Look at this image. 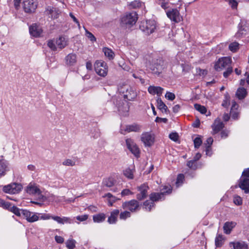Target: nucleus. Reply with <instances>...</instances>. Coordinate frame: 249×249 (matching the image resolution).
<instances>
[{
    "label": "nucleus",
    "instance_id": "obj_13",
    "mask_svg": "<svg viewBox=\"0 0 249 249\" xmlns=\"http://www.w3.org/2000/svg\"><path fill=\"white\" fill-rule=\"evenodd\" d=\"M139 203L135 199L124 202L122 208L124 209L129 210L131 212H135L139 208Z\"/></svg>",
    "mask_w": 249,
    "mask_h": 249
},
{
    "label": "nucleus",
    "instance_id": "obj_52",
    "mask_svg": "<svg viewBox=\"0 0 249 249\" xmlns=\"http://www.w3.org/2000/svg\"><path fill=\"white\" fill-rule=\"evenodd\" d=\"M89 215L84 214L82 215H78L76 217V219L81 222L85 221L88 219Z\"/></svg>",
    "mask_w": 249,
    "mask_h": 249
},
{
    "label": "nucleus",
    "instance_id": "obj_9",
    "mask_svg": "<svg viewBox=\"0 0 249 249\" xmlns=\"http://www.w3.org/2000/svg\"><path fill=\"white\" fill-rule=\"evenodd\" d=\"M125 142L127 148L132 154L137 158L139 157L140 149L134 141L130 138H127L125 140Z\"/></svg>",
    "mask_w": 249,
    "mask_h": 249
},
{
    "label": "nucleus",
    "instance_id": "obj_29",
    "mask_svg": "<svg viewBox=\"0 0 249 249\" xmlns=\"http://www.w3.org/2000/svg\"><path fill=\"white\" fill-rule=\"evenodd\" d=\"M141 126L137 124H132L131 125H127L126 126L125 131L127 132H138L141 130Z\"/></svg>",
    "mask_w": 249,
    "mask_h": 249
},
{
    "label": "nucleus",
    "instance_id": "obj_15",
    "mask_svg": "<svg viewBox=\"0 0 249 249\" xmlns=\"http://www.w3.org/2000/svg\"><path fill=\"white\" fill-rule=\"evenodd\" d=\"M115 182V180L113 178H108L104 179L102 182V185L103 187L110 188V190L113 192H118V189L117 187H114Z\"/></svg>",
    "mask_w": 249,
    "mask_h": 249
},
{
    "label": "nucleus",
    "instance_id": "obj_58",
    "mask_svg": "<svg viewBox=\"0 0 249 249\" xmlns=\"http://www.w3.org/2000/svg\"><path fill=\"white\" fill-rule=\"evenodd\" d=\"M132 192H131L129 189H124L121 192V195L122 196H128L132 194Z\"/></svg>",
    "mask_w": 249,
    "mask_h": 249
},
{
    "label": "nucleus",
    "instance_id": "obj_25",
    "mask_svg": "<svg viewBox=\"0 0 249 249\" xmlns=\"http://www.w3.org/2000/svg\"><path fill=\"white\" fill-rule=\"evenodd\" d=\"M65 60L67 65H73L76 62V55L74 53H70L65 57Z\"/></svg>",
    "mask_w": 249,
    "mask_h": 249
},
{
    "label": "nucleus",
    "instance_id": "obj_61",
    "mask_svg": "<svg viewBox=\"0 0 249 249\" xmlns=\"http://www.w3.org/2000/svg\"><path fill=\"white\" fill-rule=\"evenodd\" d=\"M51 218L53 220L56 221L58 223L61 224L62 217L58 216H52Z\"/></svg>",
    "mask_w": 249,
    "mask_h": 249
},
{
    "label": "nucleus",
    "instance_id": "obj_16",
    "mask_svg": "<svg viewBox=\"0 0 249 249\" xmlns=\"http://www.w3.org/2000/svg\"><path fill=\"white\" fill-rule=\"evenodd\" d=\"M224 126V124L219 119L215 120L214 123L212 125L213 129L212 134H214L220 131Z\"/></svg>",
    "mask_w": 249,
    "mask_h": 249
},
{
    "label": "nucleus",
    "instance_id": "obj_60",
    "mask_svg": "<svg viewBox=\"0 0 249 249\" xmlns=\"http://www.w3.org/2000/svg\"><path fill=\"white\" fill-rule=\"evenodd\" d=\"M141 4L140 2H139L137 0H135L134 1H132L130 4V5L133 8H135L137 7H138L140 6Z\"/></svg>",
    "mask_w": 249,
    "mask_h": 249
},
{
    "label": "nucleus",
    "instance_id": "obj_42",
    "mask_svg": "<svg viewBox=\"0 0 249 249\" xmlns=\"http://www.w3.org/2000/svg\"><path fill=\"white\" fill-rule=\"evenodd\" d=\"M62 164L65 166H73L75 165V161L71 159H66L63 161Z\"/></svg>",
    "mask_w": 249,
    "mask_h": 249
},
{
    "label": "nucleus",
    "instance_id": "obj_12",
    "mask_svg": "<svg viewBox=\"0 0 249 249\" xmlns=\"http://www.w3.org/2000/svg\"><path fill=\"white\" fill-rule=\"evenodd\" d=\"M141 140L145 146H151L154 143V136L149 132L143 133L141 136Z\"/></svg>",
    "mask_w": 249,
    "mask_h": 249
},
{
    "label": "nucleus",
    "instance_id": "obj_40",
    "mask_svg": "<svg viewBox=\"0 0 249 249\" xmlns=\"http://www.w3.org/2000/svg\"><path fill=\"white\" fill-rule=\"evenodd\" d=\"M76 241L74 239H69L66 242V245L68 249H73L75 247Z\"/></svg>",
    "mask_w": 249,
    "mask_h": 249
},
{
    "label": "nucleus",
    "instance_id": "obj_51",
    "mask_svg": "<svg viewBox=\"0 0 249 249\" xmlns=\"http://www.w3.org/2000/svg\"><path fill=\"white\" fill-rule=\"evenodd\" d=\"M232 9L236 8L237 6L238 3L235 0H226Z\"/></svg>",
    "mask_w": 249,
    "mask_h": 249
},
{
    "label": "nucleus",
    "instance_id": "obj_33",
    "mask_svg": "<svg viewBox=\"0 0 249 249\" xmlns=\"http://www.w3.org/2000/svg\"><path fill=\"white\" fill-rule=\"evenodd\" d=\"M247 94L246 89L244 88H239L236 93V95L239 99H244Z\"/></svg>",
    "mask_w": 249,
    "mask_h": 249
},
{
    "label": "nucleus",
    "instance_id": "obj_11",
    "mask_svg": "<svg viewBox=\"0 0 249 249\" xmlns=\"http://www.w3.org/2000/svg\"><path fill=\"white\" fill-rule=\"evenodd\" d=\"M37 6V0H24L23 1V9L26 13L34 12Z\"/></svg>",
    "mask_w": 249,
    "mask_h": 249
},
{
    "label": "nucleus",
    "instance_id": "obj_36",
    "mask_svg": "<svg viewBox=\"0 0 249 249\" xmlns=\"http://www.w3.org/2000/svg\"><path fill=\"white\" fill-rule=\"evenodd\" d=\"M224 242V238L221 234H218L215 238V244L216 247H220Z\"/></svg>",
    "mask_w": 249,
    "mask_h": 249
},
{
    "label": "nucleus",
    "instance_id": "obj_59",
    "mask_svg": "<svg viewBox=\"0 0 249 249\" xmlns=\"http://www.w3.org/2000/svg\"><path fill=\"white\" fill-rule=\"evenodd\" d=\"M213 142V139L212 137H209L207 139L206 142L204 143L205 146L211 147Z\"/></svg>",
    "mask_w": 249,
    "mask_h": 249
},
{
    "label": "nucleus",
    "instance_id": "obj_43",
    "mask_svg": "<svg viewBox=\"0 0 249 249\" xmlns=\"http://www.w3.org/2000/svg\"><path fill=\"white\" fill-rule=\"evenodd\" d=\"M202 143V141L200 136H197L194 140V146L196 148H198Z\"/></svg>",
    "mask_w": 249,
    "mask_h": 249
},
{
    "label": "nucleus",
    "instance_id": "obj_22",
    "mask_svg": "<svg viewBox=\"0 0 249 249\" xmlns=\"http://www.w3.org/2000/svg\"><path fill=\"white\" fill-rule=\"evenodd\" d=\"M55 44L58 48L62 49L68 45V39L65 36H60L56 40Z\"/></svg>",
    "mask_w": 249,
    "mask_h": 249
},
{
    "label": "nucleus",
    "instance_id": "obj_49",
    "mask_svg": "<svg viewBox=\"0 0 249 249\" xmlns=\"http://www.w3.org/2000/svg\"><path fill=\"white\" fill-rule=\"evenodd\" d=\"M227 70L223 73V76L225 78H227L232 72V67L231 66L229 67L226 68Z\"/></svg>",
    "mask_w": 249,
    "mask_h": 249
},
{
    "label": "nucleus",
    "instance_id": "obj_21",
    "mask_svg": "<svg viewBox=\"0 0 249 249\" xmlns=\"http://www.w3.org/2000/svg\"><path fill=\"white\" fill-rule=\"evenodd\" d=\"M27 193L29 194L40 195L41 191L36 185L30 184L26 189Z\"/></svg>",
    "mask_w": 249,
    "mask_h": 249
},
{
    "label": "nucleus",
    "instance_id": "obj_30",
    "mask_svg": "<svg viewBox=\"0 0 249 249\" xmlns=\"http://www.w3.org/2000/svg\"><path fill=\"white\" fill-rule=\"evenodd\" d=\"M131 87L126 84L120 85L118 87V91L123 96L126 93L128 90H130Z\"/></svg>",
    "mask_w": 249,
    "mask_h": 249
},
{
    "label": "nucleus",
    "instance_id": "obj_35",
    "mask_svg": "<svg viewBox=\"0 0 249 249\" xmlns=\"http://www.w3.org/2000/svg\"><path fill=\"white\" fill-rule=\"evenodd\" d=\"M12 204L8 202H5L3 199L0 198V207H2L4 209H7L9 211L11 212V209L12 208Z\"/></svg>",
    "mask_w": 249,
    "mask_h": 249
},
{
    "label": "nucleus",
    "instance_id": "obj_18",
    "mask_svg": "<svg viewBox=\"0 0 249 249\" xmlns=\"http://www.w3.org/2000/svg\"><path fill=\"white\" fill-rule=\"evenodd\" d=\"M240 188L244 191L246 194L249 193V178L241 177L239 184Z\"/></svg>",
    "mask_w": 249,
    "mask_h": 249
},
{
    "label": "nucleus",
    "instance_id": "obj_31",
    "mask_svg": "<svg viewBox=\"0 0 249 249\" xmlns=\"http://www.w3.org/2000/svg\"><path fill=\"white\" fill-rule=\"evenodd\" d=\"M106 215L104 213H99L93 216V220L95 223H101L105 221Z\"/></svg>",
    "mask_w": 249,
    "mask_h": 249
},
{
    "label": "nucleus",
    "instance_id": "obj_41",
    "mask_svg": "<svg viewBox=\"0 0 249 249\" xmlns=\"http://www.w3.org/2000/svg\"><path fill=\"white\" fill-rule=\"evenodd\" d=\"M195 108L200 112L202 114H205L207 111L206 108L203 106L199 104H196L194 105Z\"/></svg>",
    "mask_w": 249,
    "mask_h": 249
},
{
    "label": "nucleus",
    "instance_id": "obj_3",
    "mask_svg": "<svg viewBox=\"0 0 249 249\" xmlns=\"http://www.w3.org/2000/svg\"><path fill=\"white\" fill-rule=\"evenodd\" d=\"M138 15L135 12H127L121 18V24L123 26L131 27L136 23Z\"/></svg>",
    "mask_w": 249,
    "mask_h": 249
},
{
    "label": "nucleus",
    "instance_id": "obj_28",
    "mask_svg": "<svg viewBox=\"0 0 249 249\" xmlns=\"http://www.w3.org/2000/svg\"><path fill=\"white\" fill-rule=\"evenodd\" d=\"M137 96L136 92L132 88L130 90L127 91L126 93L124 96V98L128 100H132L134 99Z\"/></svg>",
    "mask_w": 249,
    "mask_h": 249
},
{
    "label": "nucleus",
    "instance_id": "obj_23",
    "mask_svg": "<svg viewBox=\"0 0 249 249\" xmlns=\"http://www.w3.org/2000/svg\"><path fill=\"white\" fill-rule=\"evenodd\" d=\"M230 246L233 248V249H247L248 245L243 241L236 242H231L230 243Z\"/></svg>",
    "mask_w": 249,
    "mask_h": 249
},
{
    "label": "nucleus",
    "instance_id": "obj_45",
    "mask_svg": "<svg viewBox=\"0 0 249 249\" xmlns=\"http://www.w3.org/2000/svg\"><path fill=\"white\" fill-rule=\"evenodd\" d=\"M118 110L120 112L126 113L129 110V107L127 103H123V107H119Z\"/></svg>",
    "mask_w": 249,
    "mask_h": 249
},
{
    "label": "nucleus",
    "instance_id": "obj_63",
    "mask_svg": "<svg viewBox=\"0 0 249 249\" xmlns=\"http://www.w3.org/2000/svg\"><path fill=\"white\" fill-rule=\"evenodd\" d=\"M246 178H249V168H247L243 172L242 177Z\"/></svg>",
    "mask_w": 249,
    "mask_h": 249
},
{
    "label": "nucleus",
    "instance_id": "obj_27",
    "mask_svg": "<svg viewBox=\"0 0 249 249\" xmlns=\"http://www.w3.org/2000/svg\"><path fill=\"white\" fill-rule=\"evenodd\" d=\"M236 223L234 222H227L224 224L223 229L224 232L230 234L232 229L235 226Z\"/></svg>",
    "mask_w": 249,
    "mask_h": 249
},
{
    "label": "nucleus",
    "instance_id": "obj_26",
    "mask_svg": "<svg viewBox=\"0 0 249 249\" xmlns=\"http://www.w3.org/2000/svg\"><path fill=\"white\" fill-rule=\"evenodd\" d=\"M8 170V163L6 161L0 160V178L4 176Z\"/></svg>",
    "mask_w": 249,
    "mask_h": 249
},
{
    "label": "nucleus",
    "instance_id": "obj_47",
    "mask_svg": "<svg viewBox=\"0 0 249 249\" xmlns=\"http://www.w3.org/2000/svg\"><path fill=\"white\" fill-rule=\"evenodd\" d=\"M165 97L166 99L170 101L174 100L176 98L175 94L169 91H167L166 93Z\"/></svg>",
    "mask_w": 249,
    "mask_h": 249
},
{
    "label": "nucleus",
    "instance_id": "obj_7",
    "mask_svg": "<svg viewBox=\"0 0 249 249\" xmlns=\"http://www.w3.org/2000/svg\"><path fill=\"white\" fill-rule=\"evenodd\" d=\"M22 188L19 183H13L3 187L2 190L5 193L15 194L19 193Z\"/></svg>",
    "mask_w": 249,
    "mask_h": 249
},
{
    "label": "nucleus",
    "instance_id": "obj_4",
    "mask_svg": "<svg viewBox=\"0 0 249 249\" xmlns=\"http://www.w3.org/2000/svg\"><path fill=\"white\" fill-rule=\"evenodd\" d=\"M156 23L154 20L142 21L140 25V30L146 35L153 33L156 29Z\"/></svg>",
    "mask_w": 249,
    "mask_h": 249
},
{
    "label": "nucleus",
    "instance_id": "obj_5",
    "mask_svg": "<svg viewBox=\"0 0 249 249\" xmlns=\"http://www.w3.org/2000/svg\"><path fill=\"white\" fill-rule=\"evenodd\" d=\"M165 64L163 60L161 59H157L152 63L149 64L148 68L151 72L157 75H159L165 68Z\"/></svg>",
    "mask_w": 249,
    "mask_h": 249
},
{
    "label": "nucleus",
    "instance_id": "obj_37",
    "mask_svg": "<svg viewBox=\"0 0 249 249\" xmlns=\"http://www.w3.org/2000/svg\"><path fill=\"white\" fill-rule=\"evenodd\" d=\"M103 52L105 55L107 56L109 59H112L114 58V53L113 51L107 48H104L103 49Z\"/></svg>",
    "mask_w": 249,
    "mask_h": 249
},
{
    "label": "nucleus",
    "instance_id": "obj_6",
    "mask_svg": "<svg viewBox=\"0 0 249 249\" xmlns=\"http://www.w3.org/2000/svg\"><path fill=\"white\" fill-rule=\"evenodd\" d=\"M231 58L230 57H223L219 58L214 65V69L217 71H221L231 66Z\"/></svg>",
    "mask_w": 249,
    "mask_h": 249
},
{
    "label": "nucleus",
    "instance_id": "obj_55",
    "mask_svg": "<svg viewBox=\"0 0 249 249\" xmlns=\"http://www.w3.org/2000/svg\"><path fill=\"white\" fill-rule=\"evenodd\" d=\"M233 202L237 205H240L242 204V199L239 196H236L234 197Z\"/></svg>",
    "mask_w": 249,
    "mask_h": 249
},
{
    "label": "nucleus",
    "instance_id": "obj_24",
    "mask_svg": "<svg viewBox=\"0 0 249 249\" xmlns=\"http://www.w3.org/2000/svg\"><path fill=\"white\" fill-rule=\"evenodd\" d=\"M119 212H120L118 210H115L111 213L110 215L107 220V221L109 224H114L116 222Z\"/></svg>",
    "mask_w": 249,
    "mask_h": 249
},
{
    "label": "nucleus",
    "instance_id": "obj_64",
    "mask_svg": "<svg viewBox=\"0 0 249 249\" xmlns=\"http://www.w3.org/2000/svg\"><path fill=\"white\" fill-rule=\"evenodd\" d=\"M70 16L73 19V21L77 24L79 28H80V23H79L78 20H77V19L75 17V16L71 13H70Z\"/></svg>",
    "mask_w": 249,
    "mask_h": 249
},
{
    "label": "nucleus",
    "instance_id": "obj_56",
    "mask_svg": "<svg viewBox=\"0 0 249 249\" xmlns=\"http://www.w3.org/2000/svg\"><path fill=\"white\" fill-rule=\"evenodd\" d=\"M86 36L91 41H94L96 40V38L93 35L89 32V31L86 30Z\"/></svg>",
    "mask_w": 249,
    "mask_h": 249
},
{
    "label": "nucleus",
    "instance_id": "obj_1",
    "mask_svg": "<svg viewBox=\"0 0 249 249\" xmlns=\"http://www.w3.org/2000/svg\"><path fill=\"white\" fill-rule=\"evenodd\" d=\"M161 191L160 193H153L150 195V198L152 202L146 200L143 203L144 207L146 210L150 211L152 207L154 206V201L161 200L165 194H170L172 192L171 187L165 186Z\"/></svg>",
    "mask_w": 249,
    "mask_h": 249
},
{
    "label": "nucleus",
    "instance_id": "obj_8",
    "mask_svg": "<svg viewBox=\"0 0 249 249\" xmlns=\"http://www.w3.org/2000/svg\"><path fill=\"white\" fill-rule=\"evenodd\" d=\"M96 72L100 76L105 77L107 73V64L102 61H97L94 64Z\"/></svg>",
    "mask_w": 249,
    "mask_h": 249
},
{
    "label": "nucleus",
    "instance_id": "obj_2",
    "mask_svg": "<svg viewBox=\"0 0 249 249\" xmlns=\"http://www.w3.org/2000/svg\"><path fill=\"white\" fill-rule=\"evenodd\" d=\"M11 212L18 216L25 218L28 222L33 223L39 220L40 213L31 212L26 209H20L13 205L11 209Z\"/></svg>",
    "mask_w": 249,
    "mask_h": 249
},
{
    "label": "nucleus",
    "instance_id": "obj_17",
    "mask_svg": "<svg viewBox=\"0 0 249 249\" xmlns=\"http://www.w3.org/2000/svg\"><path fill=\"white\" fill-rule=\"evenodd\" d=\"M30 34L34 37H39L42 33V30L36 24H33L29 27Z\"/></svg>",
    "mask_w": 249,
    "mask_h": 249
},
{
    "label": "nucleus",
    "instance_id": "obj_34",
    "mask_svg": "<svg viewBox=\"0 0 249 249\" xmlns=\"http://www.w3.org/2000/svg\"><path fill=\"white\" fill-rule=\"evenodd\" d=\"M103 197L108 198V204L109 206H112L113 204L117 200V198L113 196L111 194L108 193L105 194Z\"/></svg>",
    "mask_w": 249,
    "mask_h": 249
},
{
    "label": "nucleus",
    "instance_id": "obj_39",
    "mask_svg": "<svg viewBox=\"0 0 249 249\" xmlns=\"http://www.w3.org/2000/svg\"><path fill=\"white\" fill-rule=\"evenodd\" d=\"M239 46L238 43L236 42H232L230 44L229 49L231 51L235 52L239 49Z\"/></svg>",
    "mask_w": 249,
    "mask_h": 249
},
{
    "label": "nucleus",
    "instance_id": "obj_53",
    "mask_svg": "<svg viewBox=\"0 0 249 249\" xmlns=\"http://www.w3.org/2000/svg\"><path fill=\"white\" fill-rule=\"evenodd\" d=\"M184 178V176L183 174H179L177 177L176 185L177 186H179V183H181Z\"/></svg>",
    "mask_w": 249,
    "mask_h": 249
},
{
    "label": "nucleus",
    "instance_id": "obj_57",
    "mask_svg": "<svg viewBox=\"0 0 249 249\" xmlns=\"http://www.w3.org/2000/svg\"><path fill=\"white\" fill-rule=\"evenodd\" d=\"M187 166L191 169H196V161L194 160H190L187 162Z\"/></svg>",
    "mask_w": 249,
    "mask_h": 249
},
{
    "label": "nucleus",
    "instance_id": "obj_14",
    "mask_svg": "<svg viewBox=\"0 0 249 249\" xmlns=\"http://www.w3.org/2000/svg\"><path fill=\"white\" fill-rule=\"evenodd\" d=\"M137 189L138 191L140 192V193L137 195V199L139 200H141L146 198L147 196V190L149 189L148 185L144 183L138 186Z\"/></svg>",
    "mask_w": 249,
    "mask_h": 249
},
{
    "label": "nucleus",
    "instance_id": "obj_19",
    "mask_svg": "<svg viewBox=\"0 0 249 249\" xmlns=\"http://www.w3.org/2000/svg\"><path fill=\"white\" fill-rule=\"evenodd\" d=\"M46 12L52 18H57L60 13L59 9L57 8L48 6L46 10Z\"/></svg>",
    "mask_w": 249,
    "mask_h": 249
},
{
    "label": "nucleus",
    "instance_id": "obj_50",
    "mask_svg": "<svg viewBox=\"0 0 249 249\" xmlns=\"http://www.w3.org/2000/svg\"><path fill=\"white\" fill-rule=\"evenodd\" d=\"M169 138L174 142H177L178 139V134L176 132H172L169 134Z\"/></svg>",
    "mask_w": 249,
    "mask_h": 249
},
{
    "label": "nucleus",
    "instance_id": "obj_54",
    "mask_svg": "<svg viewBox=\"0 0 249 249\" xmlns=\"http://www.w3.org/2000/svg\"><path fill=\"white\" fill-rule=\"evenodd\" d=\"M61 221V224H64L65 223L71 224L73 223L72 219L68 217H62Z\"/></svg>",
    "mask_w": 249,
    "mask_h": 249
},
{
    "label": "nucleus",
    "instance_id": "obj_32",
    "mask_svg": "<svg viewBox=\"0 0 249 249\" xmlns=\"http://www.w3.org/2000/svg\"><path fill=\"white\" fill-rule=\"evenodd\" d=\"M157 107L159 109L162 110V112L164 111L165 112H166L168 110L167 107L162 102L160 98H158L157 100Z\"/></svg>",
    "mask_w": 249,
    "mask_h": 249
},
{
    "label": "nucleus",
    "instance_id": "obj_10",
    "mask_svg": "<svg viewBox=\"0 0 249 249\" xmlns=\"http://www.w3.org/2000/svg\"><path fill=\"white\" fill-rule=\"evenodd\" d=\"M166 13L167 17L175 23H178L182 20V18L177 9H172Z\"/></svg>",
    "mask_w": 249,
    "mask_h": 249
},
{
    "label": "nucleus",
    "instance_id": "obj_46",
    "mask_svg": "<svg viewBox=\"0 0 249 249\" xmlns=\"http://www.w3.org/2000/svg\"><path fill=\"white\" fill-rule=\"evenodd\" d=\"M130 213L125 211L121 213L120 214V218L121 219L125 220L127 218L130 217Z\"/></svg>",
    "mask_w": 249,
    "mask_h": 249
},
{
    "label": "nucleus",
    "instance_id": "obj_48",
    "mask_svg": "<svg viewBox=\"0 0 249 249\" xmlns=\"http://www.w3.org/2000/svg\"><path fill=\"white\" fill-rule=\"evenodd\" d=\"M48 46L53 51L56 50V47L55 42L54 43V41L51 40L48 41L47 43Z\"/></svg>",
    "mask_w": 249,
    "mask_h": 249
},
{
    "label": "nucleus",
    "instance_id": "obj_38",
    "mask_svg": "<svg viewBox=\"0 0 249 249\" xmlns=\"http://www.w3.org/2000/svg\"><path fill=\"white\" fill-rule=\"evenodd\" d=\"M157 3L164 10L169 7V1L166 0H157Z\"/></svg>",
    "mask_w": 249,
    "mask_h": 249
},
{
    "label": "nucleus",
    "instance_id": "obj_20",
    "mask_svg": "<svg viewBox=\"0 0 249 249\" xmlns=\"http://www.w3.org/2000/svg\"><path fill=\"white\" fill-rule=\"evenodd\" d=\"M163 89L160 87L150 86L148 89V92L153 95L157 94L160 96L162 93Z\"/></svg>",
    "mask_w": 249,
    "mask_h": 249
},
{
    "label": "nucleus",
    "instance_id": "obj_62",
    "mask_svg": "<svg viewBox=\"0 0 249 249\" xmlns=\"http://www.w3.org/2000/svg\"><path fill=\"white\" fill-rule=\"evenodd\" d=\"M55 240L57 243L60 244L63 243L64 241V239L62 237L58 235H56L55 236Z\"/></svg>",
    "mask_w": 249,
    "mask_h": 249
},
{
    "label": "nucleus",
    "instance_id": "obj_44",
    "mask_svg": "<svg viewBox=\"0 0 249 249\" xmlns=\"http://www.w3.org/2000/svg\"><path fill=\"white\" fill-rule=\"evenodd\" d=\"M124 175L128 178L132 179L133 178V173L130 168L125 169L124 172Z\"/></svg>",
    "mask_w": 249,
    "mask_h": 249
}]
</instances>
